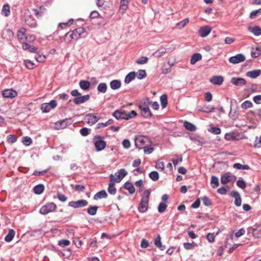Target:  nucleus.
Segmentation results:
<instances>
[{
  "label": "nucleus",
  "mask_w": 261,
  "mask_h": 261,
  "mask_svg": "<svg viewBox=\"0 0 261 261\" xmlns=\"http://www.w3.org/2000/svg\"><path fill=\"white\" fill-rule=\"evenodd\" d=\"M251 32L255 36H258L261 35V28L258 26H255L252 28Z\"/></svg>",
  "instance_id": "37998d69"
},
{
  "label": "nucleus",
  "mask_w": 261,
  "mask_h": 261,
  "mask_svg": "<svg viewBox=\"0 0 261 261\" xmlns=\"http://www.w3.org/2000/svg\"><path fill=\"white\" fill-rule=\"evenodd\" d=\"M103 139V137L101 136L96 135L93 137L94 144L97 151L103 150L106 147V142Z\"/></svg>",
  "instance_id": "7ed1b4c3"
},
{
  "label": "nucleus",
  "mask_w": 261,
  "mask_h": 261,
  "mask_svg": "<svg viewBox=\"0 0 261 261\" xmlns=\"http://www.w3.org/2000/svg\"><path fill=\"white\" fill-rule=\"evenodd\" d=\"M148 59L146 57L142 56L140 58L137 59L136 62L138 64H144L147 62Z\"/></svg>",
  "instance_id": "5fc2aeb1"
},
{
  "label": "nucleus",
  "mask_w": 261,
  "mask_h": 261,
  "mask_svg": "<svg viewBox=\"0 0 261 261\" xmlns=\"http://www.w3.org/2000/svg\"><path fill=\"white\" fill-rule=\"evenodd\" d=\"M212 28L208 25L203 26L199 30V35L201 37H206L211 32Z\"/></svg>",
  "instance_id": "2eb2a0df"
},
{
  "label": "nucleus",
  "mask_w": 261,
  "mask_h": 261,
  "mask_svg": "<svg viewBox=\"0 0 261 261\" xmlns=\"http://www.w3.org/2000/svg\"><path fill=\"white\" fill-rule=\"evenodd\" d=\"M261 14V8L258 10L252 11L250 13V18L251 19L255 18L257 16Z\"/></svg>",
  "instance_id": "49530a36"
},
{
  "label": "nucleus",
  "mask_w": 261,
  "mask_h": 261,
  "mask_svg": "<svg viewBox=\"0 0 261 261\" xmlns=\"http://www.w3.org/2000/svg\"><path fill=\"white\" fill-rule=\"evenodd\" d=\"M107 88L108 87L106 83H101L98 85L97 89L98 92L102 93H105L107 92Z\"/></svg>",
  "instance_id": "e433bc0d"
},
{
  "label": "nucleus",
  "mask_w": 261,
  "mask_h": 261,
  "mask_svg": "<svg viewBox=\"0 0 261 261\" xmlns=\"http://www.w3.org/2000/svg\"><path fill=\"white\" fill-rule=\"evenodd\" d=\"M90 99V95L87 94L84 96H79L73 99V102L76 105L84 103Z\"/></svg>",
  "instance_id": "4468645a"
},
{
  "label": "nucleus",
  "mask_w": 261,
  "mask_h": 261,
  "mask_svg": "<svg viewBox=\"0 0 261 261\" xmlns=\"http://www.w3.org/2000/svg\"><path fill=\"white\" fill-rule=\"evenodd\" d=\"M230 195L234 198V205L237 206H240L242 204V199L240 193L237 191H232L231 192Z\"/></svg>",
  "instance_id": "f8f14e48"
},
{
  "label": "nucleus",
  "mask_w": 261,
  "mask_h": 261,
  "mask_svg": "<svg viewBox=\"0 0 261 261\" xmlns=\"http://www.w3.org/2000/svg\"><path fill=\"white\" fill-rule=\"evenodd\" d=\"M26 67L29 69H33L35 68V64L30 60H27L24 61Z\"/></svg>",
  "instance_id": "864d4df0"
},
{
  "label": "nucleus",
  "mask_w": 261,
  "mask_h": 261,
  "mask_svg": "<svg viewBox=\"0 0 261 261\" xmlns=\"http://www.w3.org/2000/svg\"><path fill=\"white\" fill-rule=\"evenodd\" d=\"M167 207V205L164 202H160L158 206V212L160 213H163L165 212L166 208Z\"/></svg>",
  "instance_id": "603ef678"
},
{
  "label": "nucleus",
  "mask_w": 261,
  "mask_h": 261,
  "mask_svg": "<svg viewBox=\"0 0 261 261\" xmlns=\"http://www.w3.org/2000/svg\"><path fill=\"white\" fill-rule=\"evenodd\" d=\"M150 194V192L148 190H145L143 193L138 206V210L140 212L144 213L147 210Z\"/></svg>",
  "instance_id": "f257e3e1"
},
{
  "label": "nucleus",
  "mask_w": 261,
  "mask_h": 261,
  "mask_svg": "<svg viewBox=\"0 0 261 261\" xmlns=\"http://www.w3.org/2000/svg\"><path fill=\"white\" fill-rule=\"evenodd\" d=\"M146 76V73L145 70H139L137 73V77L139 80L145 78Z\"/></svg>",
  "instance_id": "8fccbe9b"
},
{
  "label": "nucleus",
  "mask_w": 261,
  "mask_h": 261,
  "mask_svg": "<svg viewBox=\"0 0 261 261\" xmlns=\"http://www.w3.org/2000/svg\"><path fill=\"white\" fill-rule=\"evenodd\" d=\"M261 55V50L258 47L252 48L251 50V56L252 58H256Z\"/></svg>",
  "instance_id": "473e14b6"
},
{
  "label": "nucleus",
  "mask_w": 261,
  "mask_h": 261,
  "mask_svg": "<svg viewBox=\"0 0 261 261\" xmlns=\"http://www.w3.org/2000/svg\"><path fill=\"white\" fill-rule=\"evenodd\" d=\"M90 132V129H88L86 127H84L81 129L80 133L83 136H88Z\"/></svg>",
  "instance_id": "774afa93"
},
{
  "label": "nucleus",
  "mask_w": 261,
  "mask_h": 261,
  "mask_svg": "<svg viewBox=\"0 0 261 261\" xmlns=\"http://www.w3.org/2000/svg\"><path fill=\"white\" fill-rule=\"evenodd\" d=\"M237 185L242 189H244L246 187V184L243 179H239L237 181Z\"/></svg>",
  "instance_id": "680f3d73"
},
{
  "label": "nucleus",
  "mask_w": 261,
  "mask_h": 261,
  "mask_svg": "<svg viewBox=\"0 0 261 261\" xmlns=\"http://www.w3.org/2000/svg\"><path fill=\"white\" fill-rule=\"evenodd\" d=\"M26 29L21 28L17 32V38L20 42L28 40V37L25 36Z\"/></svg>",
  "instance_id": "a211bd4d"
},
{
  "label": "nucleus",
  "mask_w": 261,
  "mask_h": 261,
  "mask_svg": "<svg viewBox=\"0 0 261 261\" xmlns=\"http://www.w3.org/2000/svg\"><path fill=\"white\" fill-rule=\"evenodd\" d=\"M69 36L71 40H77L81 37H85L86 35L85 29L83 27L76 28L71 32L67 33L65 37Z\"/></svg>",
  "instance_id": "f03ea898"
},
{
  "label": "nucleus",
  "mask_w": 261,
  "mask_h": 261,
  "mask_svg": "<svg viewBox=\"0 0 261 261\" xmlns=\"http://www.w3.org/2000/svg\"><path fill=\"white\" fill-rule=\"evenodd\" d=\"M107 197L108 194L106 191L102 190L96 193L94 196L93 199L95 200H97L102 198H106Z\"/></svg>",
  "instance_id": "5701e85b"
},
{
  "label": "nucleus",
  "mask_w": 261,
  "mask_h": 261,
  "mask_svg": "<svg viewBox=\"0 0 261 261\" xmlns=\"http://www.w3.org/2000/svg\"><path fill=\"white\" fill-rule=\"evenodd\" d=\"M108 191V192L111 195H115L116 194V189L115 187L114 181L110 180Z\"/></svg>",
  "instance_id": "7c9ffc66"
},
{
  "label": "nucleus",
  "mask_w": 261,
  "mask_h": 261,
  "mask_svg": "<svg viewBox=\"0 0 261 261\" xmlns=\"http://www.w3.org/2000/svg\"><path fill=\"white\" fill-rule=\"evenodd\" d=\"M57 208V205L54 202H48L45 205L42 206L40 210V213L42 215H46L49 213L55 211Z\"/></svg>",
  "instance_id": "423d86ee"
},
{
  "label": "nucleus",
  "mask_w": 261,
  "mask_h": 261,
  "mask_svg": "<svg viewBox=\"0 0 261 261\" xmlns=\"http://www.w3.org/2000/svg\"><path fill=\"white\" fill-rule=\"evenodd\" d=\"M261 70L259 69H255L251 71H249L247 72L246 75L252 79H255L260 75Z\"/></svg>",
  "instance_id": "b1692460"
},
{
  "label": "nucleus",
  "mask_w": 261,
  "mask_h": 261,
  "mask_svg": "<svg viewBox=\"0 0 261 261\" xmlns=\"http://www.w3.org/2000/svg\"><path fill=\"white\" fill-rule=\"evenodd\" d=\"M155 245L160 249L161 250H164L165 249V246L163 245L161 242V238L160 236H158L154 240Z\"/></svg>",
  "instance_id": "f704fd0d"
},
{
  "label": "nucleus",
  "mask_w": 261,
  "mask_h": 261,
  "mask_svg": "<svg viewBox=\"0 0 261 261\" xmlns=\"http://www.w3.org/2000/svg\"><path fill=\"white\" fill-rule=\"evenodd\" d=\"M224 81L223 76L221 75H215L213 76L210 80V82L216 85H221Z\"/></svg>",
  "instance_id": "412c9836"
},
{
  "label": "nucleus",
  "mask_w": 261,
  "mask_h": 261,
  "mask_svg": "<svg viewBox=\"0 0 261 261\" xmlns=\"http://www.w3.org/2000/svg\"><path fill=\"white\" fill-rule=\"evenodd\" d=\"M202 202H203L204 205L206 206H210L212 204V202L211 200L207 196H204L202 199Z\"/></svg>",
  "instance_id": "e2e57ef3"
},
{
  "label": "nucleus",
  "mask_w": 261,
  "mask_h": 261,
  "mask_svg": "<svg viewBox=\"0 0 261 261\" xmlns=\"http://www.w3.org/2000/svg\"><path fill=\"white\" fill-rule=\"evenodd\" d=\"M127 174L124 169H121L118 172L115 173V175L112 174L110 176V179L111 181L119 182Z\"/></svg>",
  "instance_id": "39448f33"
},
{
  "label": "nucleus",
  "mask_w": 261,
  "mask_h": 261,
  "mask_svg": "<svg viewBox=\"0 0 261 261\" xmlns=\"http://www.w3.org/2000/svg\"><path fill=\"white\" fill-rule=\"evenodd\" d=\"M44 190V187L42 184H39L35 186L33 189L34 192L38 195L43 193Z\"/></svg>",
  "instance_id": "72a5a7b5"
},
{
  "label": "nucleus",
  "mask_w": 261,
  "mask_h": 261,
  "mask_svg": "<svg viewBox=\"0 0 261 261\" xmlns=\"http://www.w3.org/2000/svg\"><path fill=\"white\" fill-rule=\"evenodd\" d=\"M25 22L31 28H35L37 25L36 20L31 15L25 16Z\"/></svg>",
  "instance_id": "dca6fc26"
},
{
  "label": "nucleus",
  "mask_w": 261,
  "mask_h": 261,
  "mask_svg": "<svg viewBox=\"0 0 261 261\" xmlns=\"http://www.w3.org/2000/svg\"><path fill=\"white\" fill-rule=\"evenodd\" d=\"M136 74L135 72L132 71L127 74L124 79V82L126 84L129 83L132 80H133L136 77Z\"/></svg>",
  "instance_id": "2f4dec72"
},
{
  "label": "nucleus",
  "mask_w": 261,
  "mask_h": 261,
  "mask_svg": "<svg viewBox=\"0 0 261 261\" xmlns=\"http://www.w3.org/2000/svg\"><path fill=\"white\" fill-rule=\"evenodd\" d=\"M137 113L135 111H131L130 112L126 113V117H125V119L128 120L130 118H134L137 116Z\"/></svg>",
  "instance_id": "4d7b16f0"
},
{
  "label": "nucleus",
  "mask_w": 261,
  "mask_h": 261,
  "mask_svg": "<svg viewBox=\"0 0 261 261\" xmlns=\"http://www.w3.org/2000/svg\"><path fill=\"white\" fill-rule=\"evenodd\" d=\"M233 168L236 169L249 170L250 167L248 165H242L240 163H235L233 165Z\"/></svg>",
  "instance_id": "58836bf2"
},
{
  "label": "nucleus",
  "mask_w": 261,
  "mask_h": 261,
  "mask_svg": "<svg viewBox=\"0 0 261 261\" xmlns=\"http://www.w3.org/2000/svg\"><path fill=\"white\" fill-rule=\"evenodd\" d=\"M231 83L236 86H243L246 84L245 80L242 77H232Z\"/></svg>",
  "instance_id": "4be33fe9"
},
{
  "label": "nucleus",
  "mask_w": 261,
  "mask_h": 261,
  "mask_svg": "<svg viewBox=\"0 0 261 261\" xmlns=\"http://www.w3.org/2000/svg\"><path fill=\"white\" fill-rule=\"evenodd\" d=\"M184 247L186 250H191L194 249L195 247L197 246V244L195 243L194 242H192V243H184Z\"/></svg>",
  "instance_id": "a18cd8bd"
},
{
  "label": "nucleus",
  "mask_w": 261,
  "mask_h": 261,
  "mask_svg": "<svg viewBox=\"0 0 261 261\" xmlns=\"http://www.w3.org/2000/svg\"><path fill=\"white\" fill-rule=\"evenodd\" d=\"M237 179L236 176L231 175L230 173L227 172L221 175V182L223 184H226L229 182H233Z\"/></svg>",
  "instance_id": "1a4fd4ad"
},
{
  "label": "nucleus",
  "mask_w": 261,
  "mask_h": 261,
  "mask_svg": "<svg viewBox=\"0 0 261 261\" xmlns=\"http://www.w3.org/2000/svg\"><path fill=\"white\" fill-rule=\"evenodd\" d=\"M160 101L162 108H166L168 103L167 95L166 94L162 95L160 97Z\"/></svg>",
  "instance_id": "a19ab883"
},
{
  "label": "nucleus",
  "mask_w": 261,
  "mask_h": 261,
  "mask_svg": "<svg viewBox=\"0 0 261 261\" xmlns=\"http://www.w3.org/2000/svg\"><path fill=\"white\" fill-rule=\"evenodd\" d=\"M57 197L61 202H65L67 198V197L61 193L58 192L57 194Z\"/></svg>",
  "instance_id": "bf43d9fd"
},
{
  "label": "nucleus",
  "mask_w": 261,
  "mask_h": 261,
  "mask_svg": "<svg viewBox=\"0 0 261 261\" xmlns=\"http://www.w3.org/2000/svg\"><path fill=\"white\" fill-rule=\"evenodd\" d=\"M219 179L216 176H212L211 180V185L213 188H216L219 186Z\"/></svg>",
  "instance_id": "4c0bfd02"
},
{
  "label": "nucleus",
  "mask_w": 261,
  "mask_h": 261,
  "mask_svg": "<svg viewBox=\"0 0 261 261\" xmlns=\"http://www.w3.org/2000/svg\"><path fill=\"white\" fill-rule=\"evenodd\" d=\"M23 144L25 146H29L32 143V139L28 136L23 137L22 141Z\"/></svg>",
  "instance_id": "3c124183"
},
{
  "label": "nucleus",
  "mask_w": 261,
  "mask_h": 261,
  "mask_svg": "<svg viewBox=\"0 0 261 261\" xmlns=\"http://www.w3.org/2000/svg\"><path fill=\"white\" fill-rule=\"evenodd\" d=\"M112 116L117 120L125 119L126 113L124 110H117L112 114Z\"/></svg>",
  "instance_id": "6ab92c4d"
},
{
  "label": "nucleus",
  "mask_w": 261,
  "mask_h": 261,
  "mask_svg": "<svg viewBox=\"0 0 261 261\" xmlns=\"http://www.w3.org/2000/svg\"><path fill=\"white\" fill-rule=\"evenodd\" d=\"M150 144V141L147 137L140 136L135 139V145L137 148L141 149L144 146L148 145Z\"/></svg>",
  "instance_id": "20e7f679"
},
{
  "label": "nucleus",
  "mask_w": 261,
  "mask_h": 261,
  "mask_svg": "<svg viewBox=\"0 0 261 261\" xmlns=\"http://www.w3.org/2000/svg\"><path fill=\"white\" fill-rule=\"evenodd\" d=\"M70 124V120L65 119L61 120L55 123V127L56 129H64Z\"/></svg>",
  "instance_id": "9b49d317"
},
{
  "label": "nucleus",
  "mask_w": 261,
  "mask_h": 261,
  "mask_svg": "<svg viewBox=\"0 0 261 261\" xmlns=\"http://www.w3.org/2000/svg\"><path fill=\"white\" fill-rule=\"evenodd\" d=\"M228 190V187H222L217 190V192L221 195H225Z\"/></svg>",
  "instance_id": "6e6d98bb"
},
{
  "label": "nucleus",
  "mask_w": 261,
  "mask_h": 261,
  "mask_svg": "<svg viewBox=\"0 0 261 261\" xmlns=\"http://www.w3.org/2000/svg\"><path fill=\"white\" fill-rule=\"evenodd\" d=\"M35 58L37 61L38 62H43L45 60V56L44 55L37 54Z\"/></svg>",
  "instance_id": "338daca9"
},
{
  "label": "nucleus",
  "mask_w": 261,
  "mask_h": 261,
  "mask_svg": "<svg viewBox=\"0 0 261 261\" xmlns=\"http://www.w3.org/2000/svg\"><path fill=\"white\" fill-rule=\"evenodd\" d=\"M225 139L228 141L236 140V136L232 133H226L225 135Z\"/></svg>",
  "instance_id": "13d9d810"
},
{
  "label": "nucleus",
  "mask_w": 261,
  "mask_h": 261,
  "mask_svg": "<svg viewBox=\"0 0 261 261\" xmlns=\"http://www.w3.org/2000/svg\"><path fill=\"white\" fill-rule=\"evenodd\" d=\"M215 108L213 106H204L201 109L200 111L204 113H210L214 111Z\"/></svg>",
  "instance_id": "de8ad7c7"
},
{
  "label": "nucleus",
  "mask_w": 261,
  "mask_h": 261,
  "mask_svg": "<svg viewBox=\"0 0 261 261\" xmlns=\"http://www.w3.org/2000/svg\"><path fill=\"white\" fill-rule=\"evenodd\" d=\"M189 21V20L188 18H185L181 21L178 22L176 25L179 27V28L181 29L185 27Z\"/></svg>",
  "instance_id": "052dcab7"
},
{
  "label": "nucleus",
  "mask_w": 261,
  "mask_h": 261,
  "mask_svg": "<svg viewBox=\"0 0 261 261\" xmlns=\"http://www.w3.org/2000/svg\"><path fill=\"white\" fill-rule=\"evenodd\" d=\"M3 95L6 98H14L17 95L16 91L13 89H6L3 91Z\"/></svg>",
  "instance_id": "f3484780"
},
{
  "label": "nucleus",
  "mask_w": 261,
  "mask_h": 261,
  "mask_svg": "<svg viewBox=\"0 0 261 261\" xmlns=\"http://www.w3.org/2000/svg\"><path fill=\"white\" fill-rule=\"evenodd\" d=\"M15 235V231L12 229H9L8 234L6 236L5 238V241L7 242H11L14 238Z\"/></svg>",
  "instance_id": "cd10ccee"
},
{
  "label": "nucleus",
  "mask_w": 261,
  "mask_h": 261,
  "mask_svg": "<svg viewBox=\"0 0 261 261\" xmlns=\"http://www.w3.org/2000/svg\"><path fill=\"white\" fill-rule=\"evenodd\" d=\"M253 105L251 101L246 100L241 104V108L244 109H247L252 107Z\"/></svg>",
  "instance_id": "09e8293b"
},
{
  "label": "nucleus",
  "mask_w": 261,
  "mask_h": 261,
  "mask_svg": "<svg viewBox=\"0 0 261 261\" xmlns=\"http://www.w3.org/2000/svg\"><path fill=\"white\" fill-rule=\"evenodd\" d=\"M59 245L61 247H66L70 244V241L68 240H61L59 241L58 243Z\"/></svg>",
  "instance_id": "0e129e2a"
},
{
  "label": "nucleus",
  "mask_w": 261,
  "mask_h": 261,
  "mask_svg": "<svg viewBox=\"0 0 261 261\" xmlns=\"http://www.w3.org/2000/svg\"><path fill=\"white\" fill-rule=\"evenodd\" d=\"M80 88L85 91H87L90 89V83L86 80H81L79 82Z\"/></svg>",
  "instance_id": "a878e982"
},
{
  "label": "nucleus",
  "mask_w": 261,
  "mask_h": 261,
  "mask_svg": "<svg viewBox=\"0 0 261 261\" xmlns=\"http://www.w3.org/2000/svg\"><path fill=\"white\" fill-rule=\"evenodd\" d=\"M57 106V102L55 100H52L49 102L43 103L41 104L40 109L42 112L48 113L51 109L55 108Z\"/></svg>",
  "instance_id": "0eeeda50"
},
{
  "label": "nucleus",
  "mask_w": 261,
  "mask_h": 261,
  "mask_svg": "<svg viewBox=\"0 0 261 261\" xmlns=\"http://www.w3.org/2000/svg\"><path fill=\"white\" fill-rule=\"evenodd\" d=\"M98 208L97 206H90L87 208V213L90 215L94 216L96 214Z\"/></svg>",
  "instance_id": "ea45409f"
},
{
  "label": "nucleus",
  "mask_w": 261,
  "mask_h": 261,
  "mask_svg": "<svg viewBox=\"0 0 261 261\" xmlns=\"http://www.w3.org/2000/svg\"><path fill=\"white\" fill-rule=\"evenodd\" d=\"M245 57L242 54H239L236 56L229 58V61L231 63L236 64L242 62L245 60Z\"/></svg>",
  "instance_id": "9d476101"
},
{
  "label": "nucleus",
  "mask_w": 261,
  "mask_h": 261,
  "mask_svg": "<svg viewBox=\"0 0 261 261\" xmlns=\"http://www.w3.org/2000/svg\"><path fill=\"white\" fill-rule=\"evenodd\" d=\"M166 53V48L161 47L158 50L155 51L152 55L156 58H160L163 56Z\"/></svg>",
  "instance_id": "c756f323"
},
{
  "label": "nucleus",
  "mask_w": 261,
  "mask_h": 261,
  "mask_svg": "<svg viewBox=\"0 0 261 261\" xmlns=\"http://www.w3.org/2000/svg\"><path fill=\"white\" fill-rule=\"evenodd\" d=\"M2 14L5 16H8L10 14V6L8 4L4 5L2 11Z\"/></svg>",
  "instance_id": "79ce46f5"
},
{
  "label": "nucleus",
  "mask_w": 261,
  "mask_h": 261,
  "mask_svg": "<svg viewBox=\"0 0 261 261\" xmlns=\"http://www.w3.org/2000/svg\"><path fill=\"white\" fill-rule=\"evenodd\" d=\"M202 56L200 54L195 53L191 57L190 60V63L192 65L195 64L197 61L201 60Z\"/></svg>",
  "instance_id": "c85d7f7f"
},
{
  "label": "nucleus",
  "mask_w": 261,
  "mask_h": 261,
  "mask_svg": "<svg viewBox=\"0 0 261 261\" xmlns=\"http://www.w3.org/2000/svg\"><path fill=\"white\" fill-rule=\"evenodd\" d=\"M124 188L127 190L130 194H133L135 192V188L133 184L129 182L126 181L125 182L124 186Z\"/></svg>",
  "instance_id": "393cba45"
},
{
  "label": "nucleus",
  "mask_w": 261,
  "mask_h": 261,
  "mask_svg": "<svg viewBox=\"0 0 261 261\" xmlns=\"http://www.w3.org/2000/svg\"><path fill=\"white\" fill-rule=\"evenodd\" d=\"M139 109L141 110V115L145 118H150L152 116V114L150 112V110L148 107H143L142 105L139 106Z\"/></svg>",
  "instance_id": "ddd939ff"
},
{
  "label": "nucleus",
  "mask_w": 261,
  "mask_h": 261,
  "mask_svg": "<svg viewBox=\"0 0 261 261\" xmlns=\"http://www.w3.org/2000/svg\"><path fill=\"white\" fill-rule=\"evenodd\" d=\"M86 119L88 124L92 125L97 122L99 118L93 114H89L86 116Z\"/></svg>",
  "instance_id": "aec40b11"
},
{
  "label": "nucleus",
  "mask_w": 261,
  "mask_h": 261,
  "mask_svg": "<svg viewBox=\"0 0 261 261\" xmlns=\"http://www.w3.org/2000/svg\"><path fill=\"white\" fill-rule=\"evenodd\" d=\"M88 204L86 200L80 199L77 201H71L68 203V206L74 208L84 207Z\"/></svg>",
  "instance_id": "6e6552de"
},
{
  "label": "nucleus",
  "mask_w": 261,
  "mask_h": 261,
  "mask_svg": "<svg viewBox=\"0 0 261 261\" xmlns=\"http://www.w3.org/2000/svg\"><path fill=\"white\" fill-rule=\"evenodd\" d=\"M17 141V138L13 135H9L7 136V141L10 143H14Z\"/></svg>",
  "instance_id": "69168bd1"
},
{
  "label": "nucleus",
  "mask_w": 261,
  "mask_h": 261,
  "mask_svg": "<svg viewBox=\"0 0 261 261\" xmlns=\"http://www.w3.org/2000/svg\"><path fill=\"white\" fill-rule=\"evenodd\" d=\"M149 177L153 181H157L159 178V174L157 171H152L149 174Z\"/></svg>",
  "instance_id": "c03bdc74"
},
{
  "label": "nucleus",
  "mask_w": 261,
  "mask_h": 261,
  "mask_svg": "<svg viewBox=\"0 0 261 261\" xmlns=\"http://www.w3.org/2000/svg\"><path fill=\"white\" fill-rule=\"evenodd\" d=\"M184 126L186 129L191 132L195 131L196 129V126L193 124L188 121L184 122Z\"/></svg>",
  "instance_id": "c9c22d12"
},
{
  "label": "nucleus",
  "mask_w": 261,
  "mask_h": 261,
  "mask_svg": "<svg viewBox=\"0 0 261 261\" xmlns=\"http://www.w3.org/2000/svg\"><path fill=\"white\" fill-rule=\"evenodd\" d=\"M121 82L118 80H113L110 83V87L113 90L118 89L121 87Z\"/></svg>",
  "instance_id": "bb28decb"
}]
</instances>
